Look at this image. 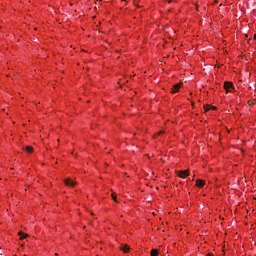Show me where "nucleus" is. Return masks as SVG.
<instances>
[{"label":"nucleus","instance_id":"39448f33","mask_svg":"<svg viewBox=\"0 0 256 256\" xmlns=\"http://www.w3.org/2000/svg\"><path fill=\"white\" fill-rule=\"evenodd\" d=\"M196 187H199V188L205 187V181H203L201 179H197L196 180Z\"/></svg>","mask_w":256,"mask_h":256},{"label":"nucleus","instance_id":"0eeeda50","mask_svg":"<svg viewBox=\"0 0 256 256\" xmlns=\"http://www.w3.org/2000/svg\"><path fill=\"white\" fill-rule=\"evenodd\" d=\"M18 235L20 236V239H27L29 237V235L23 233L22 231H20Z\"/></svg>","mask_w":256,"mask_h":256},{"label":"nucleus","instance_id":"dca6fc26","mask_svg":"<svg viewBox=\"0 0 256 256\" xmlns=\"http://www.w3.org/2000/svg\"><path fill=\"white\" fill-rule=\"evenodd\" d=\"M122 1H125V0H122Z\"/></svg>","mask_w":256,"mask_h":256},{"label":"nucleus","instance_id":"423d86ee","mask_svg":"<svg viewBox=\"0 0 256 256\" xmlns=\"http://www.w3.org/2000/svg\"><path fill=\"white\" fill-rule=\"evenodd\" d=\"M131 248L129 247V245H123L122 247H120V250L123 251L124 253H129V250Z\"/></svg>","mask_w":256,"mask_h":256},{"label":"nucleus","instance_id":"9d476101","mask_svg":"<svg viewBox=\"0 0 256 256\" xmlns=\"http://www.w3.org/2000/svg\"><path fill=\"white\" fill-rule=\"evenodd\" d=\"M112 199H113V201L118 203V201H117V194L115 192L112 193Z\"/></svg>","mask_w":256,"mask_h":256},{"label":"nucleus","instance_id":"ddd939ff","mask_svg":"<svg viewBox=\"0 0 256 256\" xmlns=\"http://www.w3.org/2000/svg\"><path fill=\"white\" fill-rule=\"evenodd\" d=\"M168 3H172L173 2V0H166Z\"/></svg>","mask_w":256,"mask_h":256},{"label":"nucleus","instance_id":"f8f14e48","mask_svg":"<svg viewBox=\"0 0 256 256\" xmlns=\"http://www.w3.org/2000/svg\"><path fill=\"white\" fill-rule=\"evenodd\" d=\"M210 109H212L213 111H215V109H217V107H215V106H210Z\"/></svg>","mask_w":256,"mask_h":256},{"label":"nucleus","instance_id":"7ed1b4c3","mask_svg":"<svg viewBox=\"0 0 256 256\" xmlns=\"http://www.w3.org/2000/svg\"><path fill=\"white\" fill-rule=\"evenodd\" d=\"M224 89H225L226 93H229V90H230V89H233V83H231V82H225V83H224Z\"/></svg>","mask_w":256,"mask_h":256},{"label":"nucleus","instance_id":"2eb2a0df","mask_svg":"<svg viewBox=\"0 0 256 256\" xmlns=\"http://www.w3.org/2000/svg\"><path fill=\"white\" fill-rule=\"evenodd\" d=\"M159 135H163V131H161V132L159 133Z\"/></svg>","mask_w":256,"mask_h":256},{"label":"nucleus","instance_id":"4468645a","mask_svg":"<svg viewBox=\"0 0 256 256\" xmlns=\"http://www.w3.org/2000/svg\"><path fill=\"white\" fill-rule=\"evenodd\" d=\"M254 40L256 41V34H254Z\"/></svg>","mask_w":256,"mask_h":256},{"label":"nucleus","instance_id":"6e6552de","mask_svg":"<svg viewBox=\"0 0 256 256\" xmlns=\"http://www.w3.org/2000/svg\"><path fill=\"white\" fill-rule=\"evenodd\" d=\"M25 151H26L27 153H33V146H26V147H25Z\"/></svg>","mask_w":256,"mask_h":256},{"label":"nucleus","instance_id":"f257e3e1","mask_svg":"<svg viewBox=\"0 0 256 256\" xmlns=\"http://www.w3.org/2000/svg\"><path fill=\"white\" fill-rule=\"evenodd\" d=\"M176 174L178 175V177H181V179H185V177H189V171L187 170L178 171L176 172Z\"/></svg>","mask_w":256,"mask_h":256},{"label":"nucleus","instance_id":"1a4fd4ad","mask_svg":"<svg viewBox=\"0 0 256 256\" xmlns=\"http://www.w3.org/2000/svg\"><path fill=\"white\" fill-rule=\"evenodd\" d=\"M157 255H159V250L158 249H152L151 256H157Z\"/></svg>","mask_w":256,"mask_h":256},{"label":"nucleus","instance_id":"9b49d317","mask_svg":"<svg viewBox=\"0 0 256 256\" xmlns=\"http://www.w3.org/2000/svg\"><path fill=\"white\" fill-rule=\"evenodd\" d=\"M211 105H204V111H210Z\"/></svg>","mask_w":256,"mask_h":256},{"label":"nucleus","instance_id":"20e7f679","mask_svg":"<svg viewBox=\"0 0 256 256\" xmlns=\"http://www.w3.org/2000/svg\"><path fill=\"white\" fill-rule=\"evenodd\" d=\"M179 89H181V83L175 84L171 90V93H178Z\"/></svg>","mask_w":256,"mask_h":256},{"label":"nucleus","instance_id":"f03ea898","mask_svg":"<svg viewBox=\"0 0 256 256\" xmlns=\"http://www.w3.org/2000/svg\"><path fill=\"white\" fill-rule=\"evenodd\" d=\"M65 185H67V187H75L76 183L75 181L71 180V178H66Z\"/></svg>","mask_w":256,"mask_h":256}]
</instances>
